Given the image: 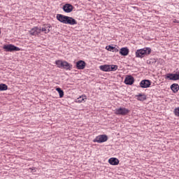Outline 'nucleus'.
Here are the masks:
<instances>
[{"mask_svg":"<svg viewBox=\"0 0 179 179\" xmlns=\"http://www.w3.org/2000/svg\"><path fill=\"white\" fill-rule=\"evenodd\" d=\"M57 19L61 23L64 24H70L71 26H74V24H78V22L72 17L64 15L62 14L57 15Z\"/></svg>","mask_w":179,"mask_h":179,"instance_id":"nucleus-1","label":"nucleus"},{"mask_svg":"<svg viewBox=\"0 0 179 179\" xmlns=\"http://www.w3.org/2000/svg\"><path fill=\"white\" fill-rule=\"evenodd\" d=\"M150 52H152L150 48H144L136 50V57L137 58H143L145 55H150Z\"/></svg>","mask_w":179,"mask_h":179,"instance_id":"nucleus-2","label":"nucleus"},{"mask_svg":"<svg viewBox=\"0 0 179 179\" xmlns=\"http://www.w3.org/2000/svg\"><path fill=\"white\" fill-rule=\"evenodd\" d=\"M4 51L6 52H13L14 51H20L19 47L15 46L13 44L4 45L3 47Z\"/></svg>","mask_w":179,"mask_h":179,"instance_id":"nucleus-3","label":"nucleus"},{"mask_svg":"<svg viewBox=\"0 0 179 179\" xmlns=\"http://www.w3.org/2000/svg\"><path fill=\"white\" fill-rule=\"evenodd\" d=\"M108 141V136L106 134H101L99 136H97L94 140L93 142L97 143H103L104 142H107Z\"/></svg>","mask_w":179,"mask_h":179,"instance_id":"nucleus-4","label":"nucleus"},{"mask_svg":"<svg viewBox=\"0 0 179 179\" xmlns=\"http://www.w3.org/2000/svg\"><path fill=\"white\" fill-rule=\"evenodd\" d=\"M129 113V110L126 108H119L115 110L116 115H127Z\"/></svg>","mask_w":179,"mask_h":179,"instance_id":"nucleus-5","label":"nucleus"},{"mask_svg":"<svg viewBox=\"0 0 179 179\" xmlns=\"http://www.w3.org/2000/svg\"><path fill=\"white\" fill-rule=\"evenodd\" d=\"M29 33L31 36H38L40 33H41V28L38 27H35L34 28H31Z\"/></svg>","mask_w":179,"mask_h":179,"instance_id":"nucleus-6","label":"nucleus"},{"mask_svg":"<svg viewBox=\"0 0 179 179\" xmlns=\"http://www.w3.org/2000/svg\"><path fill=\"white\" fill-rule=\"evenodd\" d=\"M150 85H152V82L150 80H143L140 83V87H141L143 89L150 87Z\"/></svg>","mask_w":179,"mask_h":179,"instance_id":"nucleus-7","label":"nucleus"},{"mask_svg":"<svg viewBox=\"0 0 179 179\" xmlns=\"http://www.w3.org/2000/svg\"><path fill=\"white\" fill-rule=\"evenodd\" d=\"M63 10L66 13H71L73 10V6L70 3H66L63 6Z\"/></svg>","mask_w":179,"mask_h":179,"instance_id":"nucleus-8","label":"nucleus"},{"mask_svg":"<svg viewBox=\"0 0 179 179\" xmlns=\"http://www.w3.org/2000/svg\"><path fill=\"white\" fill-rule=\"evenodd\" d=\"M135 82V79L132 76H127L124 79V83L125 85H134V83Z\"/></svg>","mask_w":179,"mask_h":179,"instance_id":"nucleus-9","label":"nucleus"},{"mask_svg":"<svg viewBox=\"0 0 179 179\" xmlns=\"http://www.w3.org/2000/svg\"><path fill=\"white\" fill-rule=\"evenodd\" d=\"M86 67V62L83 60H80L76 62V68L77 69H85Z\"/></svg>","mask_w":179,"mask_h":179,"instance_id":"nucleus-10","label":"nucleus"},{"mask_svg":"<svg viewBox=\"0 0 179 179\" xmlns=\"http://www.w3.org/2000/svg\"><path fill=\"white\" fill-rule=\"evenodd\" d=\"M108 163L111 164V166H118L120 164V160L115 157H112L108 159Z\"/></svg>","mask_w":179,"mask_h":179,"instance_id":"nucleus-11","label":"nucleus"},{"mask_svg":"<svg viewBox=\"0 0 179 179\" xmlns=\"http://www.w3.org/2000/svg\"><path fill=\"white\" fill-rule=\"evenodd\" d=\"M62 69H66V71H71V69H72V65L66 61H63Z\"/></svg>","mask_w":179,"mask_h":179,"instance_id":"nucleus-12","label":"nucleus"},{"mask_svg":"<svg viewBox=\"0 0 179 179\" xmlns=\"http://www.w3.org/2000/svg\"><path fill=\"white\" fill-rule=\"evenodd\" d=\"M119 54H120V55H122L123 57H127V55H128V54H129V49H128V48H122L119 52Z\"/></svg>","mask_w":179,"mask_h":179,"instance_id":"nucleus-13","label":"nucleus"},{"mask_svg":"<svg viewBox=\"0 0 179 179\" xmlns=\"http://www.w3.org/2000/svg\"><path fill=\"white\" fill-rule=\"evenodd\" d=\"M106 50L108 51H111L112 52H118V51H120V50H118V46L113 47L111 45H108L106 46Z\"/></svg>","mask_w":179,"mask_h":179,"instance_id":"nucleus-14","label":"nucleus"},{"mask_svg":"<svg viewBox=\"0 0 179 179\" xmlns=\"http://www.w3.org/2000/svg\"><path fill=\"white\" fill-rule=\"evenodd\" d=\"M99 69L103 72H110V65L105 64L99 66Z\"/></svg>","mask_w":179,"mask_h":179,"instance_id":"nucleus-15","label":"nucleus"},{"mask_svg":"<svg viewBox=\"0 0 179 179\" xmlns=\"http://www.w3.org/2000/svg\"><path fill=\"white\" fill-rule=\"evenodd\" d=\"M136 97L138 101H145L147 99L146 94H139L138 95H136Z\"/></svg>","mask_w":179,"mask_h":179,"instance_id":"nucleus-16","label":"nucleus"},{"mask_svg":"<svg viewBox=\"0 0 179 179\" xmlns=\"http://www.w3.org/2000/svg\"><path fill=\"white\" fill-rule=\"evenodd\" d=\"M171 90L173 93H177L179 90V85L177 83H173L171 85Z\"/></svg>","mask_w":179,"mask_h":179,"instance_id":"nucleus-17","label":"nucleus"},{"mask_svg":"<svg viewBox=\"0 0 179 179\" xmlns=\"http://www.w3.org/2000/svg\"><path fill=\"white\" fill-rule=\"evenodd\" d=\"M5 90H8V85L3 83L0 84V92H4Z\"/></svg>","mask_w":179,"mask_h":179,"instance_id":"nucleus-18","label":"nucleus"},{"mask_svg":"<svg viewBox=\"0 0 179 179\" xmlns=\"http://www.w3.org/2000/svg\"><path fill=\"white\" fill-rule=\"evenodd\" d=\"M56 91L58 92L60 99H62V97H64V90H62L60 87H57L56 88Z\"/></svg>","mask_w":179,"mask_h":179,"instance_id":"nucleus-19","label":"nucleus"},{"mask_svg":"<svg viewBox=\"0 0 179 179\" xmlns=\"http://www.w3.org/2000/svg\"><path fill=\"white\" fill-rule=\"evenodd\" d=\"M56 65L57 66V68H62V65L64 64V61L59 59V60H56L55 62Z\"/></svg>","mask_w":179,"mask_h":179,"instance_id":"nucleus-20","label":"nucleus"},{"mask_svg":"<svg viewBox=\"0 0 179 179\" xmlns=\"http://www.w3.org/2000/svg\"><path fill=\"white\" fill-rule=\"evenodd\" d=\"M117 69H118L117 65H110V72L117 71Z\"/></svg>","mask_w":179,"mask_h":179,"instance_id":"nucleus-21","label":"nucleus"},{"mask_svg":"<svg viewBox=\"0 0 179 179\" xmlns=\"http://www.w3.org/2000/svg\"><path fill=\"white\" fill-rule=\"evenodd\" d=\"M86 99V96L78 97L76 101V103H82Z\"/></svg>","mask_w":179,"mask_h":179,"instance_id":"nucleus-22","label":"nucleus"},{"mask_svg":"<svg viewBox=\"0 0 179 179\" xmlns=\"http://www.w3.org/2000/svg\"><path fill=\"white\" fill-rule=\"evenodd\" d=\"M51 31V29H45V25L41 28V31H45V33L47 34V33H50V31Z\"/></svg>","mask_w":179,"mask_h":179,"instance_id":"nucleus-23","label":"nucleus"},{"mask_svg":"<svg viewBox=\"0 0 179 179\" xmlns=\"http://www.w3.org/2000/svg\"><path fill=\"white\" fill-rule=\"evenodd\" d=\"M174 114L175 115L179 117V108H176L174 109Z\"/></svg>","mask_w":179,"mask_h":179,"instance_id":"nucleus-24","label":"nucleus"},{"mask_svg":"<svg viewBox=\"0 0 179 179\" xmlns=\"http://www.w3.org/2000/svg\"><path fill=\"white\" fill-rule=\"evenodd\" d=\"M157 61L155 59H151L149 62V64H156Z\"/></svg>","mask_w":179,"mask_h":179,"instance_id":"nucleus-25","label":"nucleus"},{"mask_svg":"<svg viewBox=\"0 0 179 179\" xmlns=\"http://www.w3.org/2000/svg\"><path fill=\"white\" fill-rule=\"evenodd\" d=\"M45 30H50L51 26L50 24L45 25Z\"/></svg>","mask_w":179,"mask_h":179,"instance_id":"nucleus-26","label":"nucleus"},{"mask_svg":"<svg viewBox=\"0 0 179 179\" xmlns=\"http://www.w3.org/2000/svg\"><path fill=\"white\" fill-rule=\"evenodd\" d=\"M134 8L135 9V8H136V7H134Z\"/></svg>","mask_w":179,"mask_h":179,"instance_id":"nucleus-27","label":"nucleus"},{"mask_svg":"<svg viewBox=\"0 0 179 179\" xmlns=\"http://www.w3.org/2000/svg\"><path fill=\"white\" fill-rule=\"evenodd\" d=\"M0 33H1V28H0Z\"/></svg>","mask_w":179,"mask_h":179,"instance_id":"nucleus-28","label":"nucleus"}]
</instances>
